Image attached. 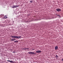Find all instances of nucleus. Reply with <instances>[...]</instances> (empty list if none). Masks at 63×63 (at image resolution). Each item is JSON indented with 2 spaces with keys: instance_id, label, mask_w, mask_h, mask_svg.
Masks as SVG:
<instances>
[{
  "instance_id": "f03ea898",
  "label": "nucleus",
  "mask_w": 63,
  "mask_h": 63,
  "mask_svg": "<svg viewBox=\"0 0 63 63\" xmlns=\"http://www.w3.org/2000/svg\"><path fill=\"white\" fill-rule=\"evenodd\" d=\"M19 6L18 5H13L12 6H11V8H17V7H18Z\"/></svg>"
},
{
  "instance_id": "4468645a",
  "label": "nucleus",
  "mask_w": 63,
  "mask_h": 63,
  "mask_svg": "<svg viewBox=\"0 0 63 63\" xmlns=\"http://www.w3.org/2000/svg\"><path fill=\"white\" fill-rule=\"evenodd\" d=\"M12 52L13 53H15V52Z\"/></svg>"
},
{
  "instance_id": "f257e3e1",
  "label": "nucleus",
  "mask_w": 63,
  "mask_h": 63,
  "mask_svg": "<svg viewBox=\"0 0 63 63\" xmlns=\"http://www.w3.org/2000/svg\"><path fill=\"white\" fill-rule=\"evenodd\" d=\"M11 38H15L16 39H20V38H21V36H17L14 35V36H11Z\"/></svg>"
},
{
  "instance_id": "423d86ee",
  "label": "nucleus",
  "mask_w": 63,
  "mask_h": 63,
  "mask_svg": "<svg viewBox=\"0 0 63 63\" xmlns=\"http://www.w3.org/2000/svg\"><path fill=\"white\" fill-rule=\"evenodd\" d=\"M41 51L40 50H38L36 51V52L37 53H40V52H41Z\"/></svg>"
},
{
  "instance_id": "2eb2a0df",
  "label": "nucleus",
  "mask_w": 63,
  "mask_h": 63,
  "mask_svg": "<svg viewBox=\"0 0 63 63\" xmlns=\"http://www.w3.org/2000/svg\"><path fill=\"white\" fill-rule=\"evenodd\" d=\"M62 61H63V58L62 59Z\"/></svg>"
},
{
  "instance_id": "0eeeda50",
  "label": "nucleus",
  "mask_w": 63,
  "mask_h": 63,
  "mask_svg": "<svg viewBox=\"0 0 63 63\" xmlns=\"http://www.w3.org/2000/svg\"><path fill=\"white\" fill-rule=\"evenodd\" d=\"M58 46H56L55 47V50H57V49H58Z\"/></svg>"
},
{
  "instance_id": "f3484780",
  "label": "nucleus",
  "mask_w": 63,
  "mask_h": 63,
  "mask_svg": "<svg viewBox=\"0 0 63 63\" xmlns=\"http://www.w3.org/2000/svg\"><path fill=\"white\" fill-rule=\"evenodd\" d=\"M12 41H14V40H12Z\"/></svg>"
},
{
  "instance_id": "20e7f679",
  "label": "nucleus",
  "mask_w": 63,
  "mask_h": 63,
  "mask_svg": "<svg viewBox=\"0 0 63 63\" xmlns=\"http://www.w3.org/2000/svg\"><path fill=\"white\" fill-rule=\"evenodd\" d=\"M56 10L57 12H61V9L59 8L57 9Z\"/></svg>"
},
{
  "instance_id": "1a4fd4ad",
  "label": "nucleus",
  "mask_w": 63,
  "mask_h": 63,
  "mask_svg": "<svg viewBox=\"0 0 63 63\" xmlns=\"http://www.w3.org/2000/svg\"><path fill=\"white\" fill-rule=\"evenodd\" d=\"M4 18H5V19L7 18V16L5 15L4 16Z\"/></svg>"
},
{
  "instance_id": "7ed1b4c3",
  "label": "nucleus",
  "mask_w": 63,
  "mask_h": 63,
  "mask_svg": "<svg viewBox=\"0 0 63 63\" xmlns=\"http://www.w3.org/2000/svg\"><path fill=\"white\" fill-rule=\"evenodd\" d=\"M28 53H29V54H36L35 53H34L33 52H28Z\"/></svg>"
},
{
  "instance_id": "6e6552de",
  "label": "nucleus",
  "mask_w": 63,
  "mask_h": 63,
  "mask_svg": "<svg viewBox=\"0 0 63 63\" xmlns=\"http://www.w3.org/2000/svg\"><path fill=\"white\" fill-rule=\"evenodd\" d=\"M18 41L16 40L14 41V43H18Z\"/></svg>"
},
{
  "instance_id": "9b49d317",
  "label": "nucleus",
  "mask_w": 63,
  "mask_h": 63,
  "mask_svg": "<svg viewBox=\"0 0 63 63\" xmlns=\"http://www.w3.org/2000/svg\"><path fill=\"white\" fill-rule=\"evenodd\" d=\"M58 56H57V55H56V57H58Z\"/></svg>"
},
{
  "instance_id": "dca6fc26",
  "label": "nucleus",
  "mask_w": 63,
  "mask_h": 63,
  "mask_svg": "<svg viewBox=\"0 0 63 63\" xmlns=\"http://www.w3.org/2000/svg\"><path fill=\"white\" fill-rule=\"evenodd\" d=\"M59 15H57V16H59Z\"/></svg>"
},
{
  "instance_id": "9d476101",
  "label": "nucleus",
  "mask_w": 63,
  "mask_h": 63,
  "mask_svg": "<svg viewBox=\"0 0 63 63\" xmlns=\"http://www.w3.org/2000/svg\"><path fill=\"white\" fill-rule=\"evenodd\" d=\"M30 3H33V1H32L31 0H30Z\"/></svg>"
},
{
  "instance_id": "ddd939ff",
  "label": "nucleus",
  "mask_w": 63,
  "mask_h": 63,
  "mask_svg": "<svg viewBox=\"0 0 63 63\" xmlns=\"http://www.w3.org/2000/svg\"><path fill=\"white\" fill-rule=\"evenodd\" d=\"M58 16H59V17H61V16H60V15H59Z\"/></svg>"
},
{
  "instance_id": "39448f33",
  "label": "nucleus",
  "mask_w": 63,
  "mask_h": 63,
  "mask_svg": "<svg viewBox=\"0 0 63 63\" xmlns=\"http://www.w3.org/2000/svg\"><path fill=\"white\" fill-rule=\"evenodd\" d=\"M7 61L8 62H11V63H14V62L13 61H10V60H7Z\"/></svg>"
},
{
  "instance_id": "f8f14e48",
  "label": "nucleus",
  "mask_w": 63,
  "mask_h": 63,
  "mask_svg": "<svg viewBox=\"0 0 63 63\" xmlns=\"http://www.w3.org/2000/svg\"><path fill=\"white\" fill-rule=\"evenodd\" d=\"M28 49V50H29V48H25V49Z\"/></svg>"
}]
</instances>
